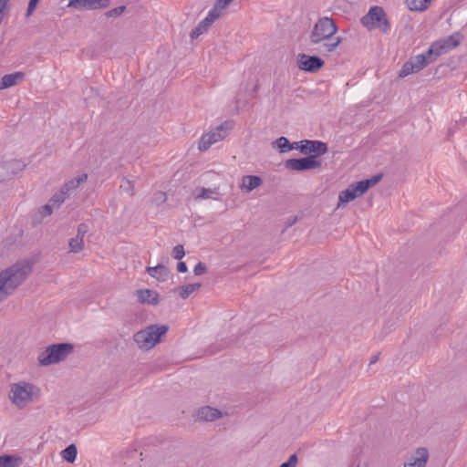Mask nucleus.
Here are the masks:
<instances>
[{"label": "nucleus", "mask_w": 467, "mask_h": 467, "mask_svg": "<svg viewBox=\"0 0 467 467\" xmlns=\"http://www.w3.org/2000/svg\"><path fill=\"white\" fill-rule=\"evenodd\" d=\"M381 174H378L349 185L348 188L339 193L337 208L363 195L370 187L376 185L381 180Z\"/></svg>", "instance_id": "6"}, {"label": "nucleus", "mask_w": 467, "mask_h": 467, "mask_svg": "<svg viewBox=\"0 0 467 467\" xmlns=\"http://www.w3.org/2000/svg\"><path fill=\"white\" fill-rule=\"evenodd\" d=\"M337 26L328 16H323L315 23L310 35L309 43L314 46L317 53L322 56H328L336 51L342 42L340 36H337Z\"/></svg>", "instance_id": "1"}, {"label": "nucleus", "mask_w": 467, "mask_h": 467, "mask_svg": "<svg viewBox=\"0 0 467 467\" xmlns=\"http://www.w3.org/2000/svg\"><path fill=\"white\" fill-rule=\"evenodd\" d=\"M286 169L302 171L319 168L321 161L315 155H309L301 159H289L285 162Z\"/></svg>", "instance_id": "11"}, {"label": "nucleus", "mask_w": 467, "mask_h": 467, "mask_svg": "<svg viewBox=\"0 0 467 467\" xmlns=\"http://www.w3.org/2000/svg\"><path fill=\"white\" fill-rule=\"evenodd\" d=\"M40 0H30L29 3H28V6H27V9H26V16L27 17H29L33 12L35 11V9L36 8L38 3H39Z\"/></svg>", "instance_id": "38"}, {"label": "nucleus", "mask_w": 467, "mask_h": 467, "mask_svg": "<svg viewBox=\"0 0 467 467\" xmlns=\"http://www.w3.org/2000/svg\"><path fill=\"white\" fill-rule=\"evenodd\" d=\"M360 23L368 30L379 28L383 33H388L390 29L385 11L378 5L370 7L368 12L361 17Z\"/></svg>", "instance_id": "8"}, {"label": "nucleus", "mask_w": 467, "mask_h": 467, "mask_svg": "<svg viewBox=\"0 0 467 467\" xmlns=\"http://www.w3.org/2000/svg\"><path fill=\"white\" fill-rule=\"evenodd\" d=\"M206 271H207L206 265L201 262L198 263L193 269V272L196 275H203L204 273H206Z\"/></svg>", "instance_id": "39"}, {"label": "nucleus", "mask_w": 467, "mask_h": 467, "mask_svg": "<svg viewBox=\"0 0 467 467\" xmlns=\"http://www.w3.org/2000/svg\"><path fill=\"white\" fill-rule=\"evenodd\" d=\"M70 196L60 188V190L51 197L49 202L57 209Z\"/></svg>", "instance_id": "27"}, {"label": "nucleus", "mask_w": 467, "mask_h": 467, "mask_svg": "<svg viewBox=\"0 0 467 467\" xmlns=\"http://www.w3.org/2000/svg\"><path fill=\"white\" fill-rule=\"evenodd\" d=\"M263 183L261 177L256 175H244L242 177L240 189L245 192H250Z\"/></svg>", "instance_id": "20"}, {"label": "nucleus", "mask_w": 467, "mask_h": 467, "mask_svg": "<svg viewBox=\"0 0 467 467\" xmlns=\"http://www.w3.org/2000/svg\"><path fill=\"white\" fill-rule=\"evenodd\" d=\"M233 128L234 122L232 120H226L221 123L214 130H210L201 137L198 149L201 151H206L212 145L226 138Z\"/></svg>", "instance_id": "9"}, {"label": "nucleus", "mask_w": 467, "mask_h": 467, "mask_svg": "<svg viewBox=\"0 0 467 467\" xmlns=\"http://www.w3.org/2000/svg\"><path fill=\"white\" fill-rule=\"evenodd\" d=\"M299 150L303 154L316 153L317 158L320 155L325 154L327 151V146L326 143L319 140H301L299 141Z\"/></svg>", "instance_id": "13"}, {"label": "nucleus", "mask_w": 467, "mask_h": 467, "mask_svg": "<svg viewBox=\"0 0 467 467\" xmlns=\"http://www.w3.org/2000/svg\"><path fill=\"white\" fill-rule=\"evenodd\" d=\"M147 273L153 278L157 279L160 282H164L169 278L170 271L169 269L163 265H159L157 266H149L147 267Z\"/></svg>", "instance_id": "23"}, {"label": "nucleus", "mask_w": 467, "mask_h": 467, "mask_svg": "<svg viewBox=\"0 0 467 467\" xmlns=\"http://www.w3.org/2000/svg\"><path fill=\"white\" fill-rule=\"evenodd\" d=\"M166 200L167 195L164 192H156L152 196V202L157 205H161V203L165 202Z\"/></svg>", "instance_id": "32"}, {"label": "nucleus", "mask_w": 467, "mask_h": 467, "mask_svg": "<svg viewBox=\"0 0 467 467\" xmlns=\"http://www.w3.org/2000/svg\"><path fill=\"white\" fill-rule=\"evenodd\" d=\"M109 0H69L67 7L85 10H96L109 5Z\"/></svg>", "instance_id": "14"}, {"label": "nucleus", "mask_w": 467, "mask_h": 467, "mask_svg": "<svg viewBox=\"0 0 467 467\" xmlns=\"http://www.w3.org/2000/svg\"><path fill=\"white\" fill-rule=\"evenodd\" d=\"M32 269L29 261H19L0 272V303L25 282Z\"/></svg>", "instance_id": "2"}, {"label": "nucleus", "mask_w": 467, "mask_h": 467, "mask_svg": "<svg viewBox=\"0 0 467 467\" xmlns=\"http://www.w3.org/2000/svg\"><path fill=\"white\" fill-rule=\"evenodd\" d=\"M378 360V357H373L370 363H375Z\"/></svg>", "instance_id": "43"}, {"label": "nucleus", "mask_w": 467, "mask_h": 467, "mask_svg": "<svg viewBox=\"0 0 467 467\" xmlns=\"http://www.w3.org/2000/svg\"><path fill=\"white\" fill-rule=\"evenodd\" d=\"M298 462V459L296 454H292L288 458V461L282 463L279 467H296Z\"/></svg>", "instance_id": "36"}, {"label": "nucleus", "mask_w": 467, "mask_h": 467, "mask_svg": "<svg viewBox=\"0 0 467 467\" xmlns=\"http://www.w3.org/2000/svg\"><path fill=\"white\" fill-rule=\"evenodd\" d=\"M416 72H418V71L416 70V68H414V65L411 62V60L410 59L409 61L404 63V65L402 66V67L399 73V76L400 78H405V77H407L410 74L416 73Z\"/></svg>", "instance_id": "31"}, {"label": "nucleus", "mask_w": 467, "mask_h": 467, "mask_svg": "<svg viewBox=\"0 0 467 467\" xmlns=\"http://www.w3.org/2000/svg\"><path fill=\"white\" fill-rule=\"evenodd\" d=\"M120 188L123 189L130 196L133 195L134 192V184L131 181L124 180L123 183L120 185Z\"/></svg>", "instance_id": "34"}, {"label": "nucleus", "mask_w": 467, "mask_h": 467, "mask_svg": "<svg viewBox=\"0 0 467 467\" xmlns=\"http://www.w3.org/2000/svg\"><path fill=\"white\" fill-rule=\"evenodd\" d=\"M429 460V451L426 448H418L412 455H410L404 467H426Z\"/></svg>", "instance_id": "15"}, {"label": "nucleus", "mask_w": 467, "mask_h": 467, "mask_svg": "<svg viewBox=\"0 0 467 467\" xmlns=\"http://www.w3.org/2000/svg\"><path fill=\"white\" fill-rule=\"evenodd\" d=\"M136 296L141 304L157 306L160 303V295L151 289H139L136 291Z\"/></svg>", "instance_id": "17"}, {"label": "nucleus", "mask_w": 467, "mask_h": 467, "mask_svg": "<svg viewBox=\"0 0 467 467\" xmlns=\"http://www.w3.org/2000/svg\"><path fill=\"white\" fill-rule=\"evenodd\" d=\"M88 232V224L86 223H80L78 224V229H77V235L78 237H80L82 239H84L86 234Z\"/></svg>", "instance_id": "37"}, {"label": "nucleus", "mask_w": 467, "mask_h": 467, "mask_svg": "<svg viewBox=\"0 0 467 467\" xmlns=\"http://www.w3.org/2000/svg\"><path fill=\"white\" fill-rule=\"evenodd\" d=\"M223 416L222 412L215 408L205 406L199 409L196 412V418L200 420L213 421Z\"/></svg>", "instance_id": "18"}, {"label": "nucleus", "mask_w": 467, "mask_h": 467, "mask_svg": "<svg viewBox=\"0 0 467 467\" xmlns=\"http://www.w3.org/2000/svg\"><path fill=\"white\" fill-rule=\"evenodd\" d=\"M69 253L78 254L83 251L84 239L75 236L68 241Z\"/></svg>", "instance_id": "29"}, {"label": "nucleus", "mask_w": 467, "mask_h": 467, "mask_svg": "<svg viewBox=\"0 0 467 467\" xmlns=\"http://www.w3.org/2000/svg\"><path fill=\"white\" fill-rule=\"evenodd\" d=\"M299 68L308 72H316L324 65V61L316 56L302 55L299 58Z\"/></svg>", "instance_id": "16"}, {"label": "nucleus", "mask_w": 467, "mask_h": 467, "mask_svg": "<svg viewBox=\"0 0 467 467\" xmlns=\"http://www.w3.org/2000/svg\"><path fill=\"white\" fill-rule=\"evenodd\" d=\"M274 146L276 147L280 152H287L294 149V145L290 143L285 137H280L275 140Z\"/></svg>", "instance_id": "30"}, {"label": "nucleus", "mask_w": 467, "mask_h": 467, "mask_svg": "<svg viewBox=\"0 0 467 467\" xmlns=\"http://www.w3.org/2000/svg\"><path fill=\"white\" fill-rule=\"evenodd\" d=\"M292 144L294 145V149L299 150V147H300V143H299V141H298V142L292 143Z\"/></svg>", "instance_id": "42"}, {"label": "nucleus", "mask_w": 467, "mask_h": 467, "mask_svg": "<svg viewBox=\"0 0 467 467\" xmlns=\"http://www.w3.org/2000/svg\"><path fill=\"white\" fill-rule=\"evenodd\" d=\"M185 254L184 248L182 244L176 245L172 250V255L175 259L180 260Z\"/></svg>", "instance_id": "35"}, {"label": "nucleus", "mask_w": 467, "mask_h": 467, "mask_svg": "<svg viewBox=\"0 0 467 467\" xmlns=\"http://www.w3.org/2000/svg\"><path fill=\"white\" fill-rule=\"evenodd\" d=\"M168 330L169 327L166 325H150L136 332L133 339L139 348L150 350L161 341V337L165 336Z\"/></svg>", "instance_id": "5"}, {"label": "nucleus", "mask_w": 467, "mask_h": 467, "mask_svg": "<svg viewBox=\"0 0 467 467\" xmlns=\"http://www.w3.org/2000/svg\"><path fill=\"white\" fill-rule=\"evenodd\" d=\"M460 44V39L456 36H450L446 38L434 42L431 47L423 54L412 57L410 60L417 71L424 68L431 61L437 57L456 47Z\"/></svg>", "instance_id": "4"}, {"label": "nucleus", "mask_w": 467, "mask_h": 467, "mask_svg": "<svg viewBox=\"0 0 467 467\" xmlns=\"http://www.w3.org/2000/svg\"><path fill=\"white\" fill-rule=\"evenodd\" d=\"M201 287L200 283L189 284L186 285L180 286L176 289L180 296L183 299L188 298L192 293L198 291Z\"/></svg>", "instance_id": "26"}, {"label": "nucleus", "mask_w": 467, "mask_h": 467, "mask_svg": "<svg viewBox=\"0 0 467 467\" xmlns=\"http://www.w3.org/2000/svg\"><path fill=\"white\" fill-rule=\"evenodd\" d=\"M72 349V346L67 343L51 345L39 352L37 356L38 363L41 366L58 363L64 360Z\"/></svg>", "instance_id": "7"}, {"label": "nucleus", "mask_w": 467, "mask_h": 467, "mask_svg": "<svg viewBox=\"0 0 467 467\" xmlns=\"http://www.w3.org/2000/svg\"><path fill=\"white\" fill-rule=\"evenodd\" d=\"M88 177L87 173H81L78 176L67 181L61 188L70 196L74 191L87 182Z\"/></svg>", "instance_id": "22"}, {"label": "nucleus", "mask_w": 467, "mask_h": 467, "mask_svg": "<svg viewBox=\"0 0 467 467\" xmlns=\"http://www.w3.org/2000/svg\"><path fill=\"white\" fill-rule=\"evenodd\" d=\"M124 10H125V6H119L114 9H111L108 15L109 16H118L121 15L124 12Z\"/></svg>", "instance_id": "40"}, {"label": "nucleus", "mask_w": 467, "mask_h": 467, "mask_svg": "<svg viewBox=\"0 0 467 467\" xmlns=\"http://www.w3.org/2000/svg\"><path fill=\"white\" fill-rule=\"evenodd\" d=\"M25 73L15 72L2 77L0 80V90L16 86L25 78Z\"/></svg>", "instance_id": "19"}, {"label": "nucleus", "mask_w": 467, "mask_h": 467, "mask_svg": "<svg viewBox=\"0 0 467 467\" xmlns=\"http://www.w3.org/2000/svg\"><path fill=\"white\" fill-rule=\"evenodd\" d=\"M22 462V458L16 455L0 456V467H20Z\"/></svg>", "instance_id": "25"}, {"label": "nucleus", "mask_w": 467, "mask_h": 467, "mask_svg": "<svg viewBox=\"0 0 467 467\" xmlns=\"http://www.w3.org/2000/svg\"><path fill=\"white\" fill-rule=\"evenodd\" d=\"M431 2L432 0H405L408 8L410 11L415 12L426 11L430 7Z\"/></svg>", "instance_id": "24"}, {"label": "nucleus", "mask_w": 467, "mask_h": 467, "mask_svg": "<svg viewBox=\"0 0 467 467\" xmlns=\"http://www.w3.org/2000/svg\"><path fill=\"white\" fill-rule=\"evenodd\" d=\"M54 208L55 207L50 202H48V203L45 204L44 206H42L39 209L38 213H39L40 216L42 218H44V217L51 215Z\"/></svg>", "instance_id": "33"}, {"label": "nucleus", "mask_w": 467, "mask_h": 467, "mask_svg": "<svg viewBox=\"0 0 467 467\" xmlns=\"http://www.w3.org/2000/svg\"><path fill=\"white\" fill-rule=\"evenodd\" d=\"M78 454V449L75 444L68 445L66 449L61 451L62 458L67 462H74Z\"/></svg>", "instance_id": "28"}, {"label": "nucleus", "mask_w": 467, "mask_h": 467, "mask_svg": "<svg viewBox=\"0 0 467 467\" xmlns=\"http://www.w3.org/2000/svg\"><path fill=\"white\" fill-rule=\"evenodd\" d=\"M26 165L24 161L16 159L0 163V182L11 180L14 176L22 172Z\"/></svg>", "instance_id": "12"}, {"label": "nucleus", "mask_w": 467, "mask_h": 467, "mask_svg": "<svg viewBox=\"0 0 467 467\" xmlns=\"http://www.w3.org/2000/svg\"><path fill=\"white\" fill-rule=\"evenodd\" d=\"M194 198L196 200H205V199H213V200H218L219 199V188H204V187H199L196 188L193 192Z\"/></svg>", "instance_id": "21"}, {"label": "nucleus", "mask_w": 467, "mask_h": 467, "mask_svg": "<svg viewBox=\"0 0 467 467\" xmlns=\"http://www.w3.org/2000/svg\"><path fill=\"white\" fill-rule=\"evenodd\" d=\"M234 0H217L206 17L202 19L192 31L191 37L197 38L199 36L205 33L213 22L222 16L223 10L225 9Z\"/></svg>", "instance_id": "10"}, {"label": "nucleus", "mask_w": 467, "mask_h": 467, "mask_svg": "<svg viewBox=\"0 0 467 467\" xmlns=\"http://www.w3.org/2000/svg\"><path fill=\"white\" fill-rule=\"evenodd\" d=\"M41 396L40 388L33 382L19 380L8 386V400L18 410H25L36 402Z\"/></svg>", "instance_id": "3"}, {"label": "nucleus", "mask_w": 467, "mask_h": 467, "mask_svg": "<svg viewBox=\"0 0 467 467\" xmlns=\"http://www.w3.org/2000/svg\"><path fill=\"white\" fill-rule=\"evenodd\" d=\"M177 270L180 273H185L187 271V265L184 262H179L177 265Z\"/></svg>", "instance_id": "41"}]
</instances>
